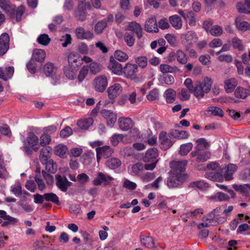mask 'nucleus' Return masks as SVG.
Returning a JSON list of instances; mask_svg holds the SVG:
<instances>
[{"label": "nucleus", "mask_w": 250, "mask_h": 250, "mask_svg": "<svg viewBox=\"0 0 250 250\" xmlns=\"http://www.w3.org/2000/svg\"><path fill=\"white\" fill-rule=\"evenodd\" d=\"M182 44L185 46L186 50H188L193 44L197 42L198 37L196 33L190 30L181 36Z\"/></svg>", "instance_id": "obj_3"}, {"label": "nucleus", "mask_w": 250, "mask_h": 250, "mask_svg": "<svg viewBox=\"0 0 250 250\" xmlns=\"http://www.w3.org/2000/svg\"><path fill=\"white\" fill-rule=\"evenodd\" d=\"M176 56L177 61L181 64H186L188 62V57L182 50H177L176 53Z\"/></svg>", "instance_id": "obj_47"}, {"label": "nucleus", "mask_w": 250, "mask_h": 250, "mask_svg": "<svg viewBox=\"0 0 250 250\" xmlns=\"http://www.w3.org/2000/svg\"><path fill=\"white\" fill-rule=\"evenodd\" d=\"M188 162L186 160L181 161H172L170 163L171 172L173 175L184 174L182 173L186 169Z\"/></svg>", "instance_id": "obj_5"}, {"label": "nucleus", "mask_w": 250, "mask_h": 250, "mask_svg": "<svg viewBox=\"0 0 250 250\" xmlns=\"http://www.w3.org/2000/svg\"><path fill=\"white\" fill-rule=\"evenodd\" d=\"M235 23L237 29L241 31L245 32L250 29V24L246 21H243L240 18H236Z\"/></svg>", "instance_id": "obj_29"}, {"label": "nucleus", "mask_w": 250, "mask_h": 250, "mask_svg": "<svg viewBox=\"0 0 250 250\" xmlns=\"http://www.w3.org/2000/svg\"><path fill=\"white\" fill-rule=\"evenodd\" d=\"M0 7L10 17L14 16L15 6L10 0H0Z\"/></svg>", "instance_id": "obj_15"}, {"label": "nucleus", "mask_w": 250, "mask_h": 250, "mask_svg": "<svg viewBox=\"0 0 250 250\" xmlns=\"http://www.w3.org/2000/svg\"><path fill=\"white\" fill-rule=\"evenodd\" d=\"M233 188L236 191H240L242 193H247L249 192V190H250V184H246L244 185H233Z\"/></svg>", "instance_id": "obj_61"}, {"label": "nucleus", "mask_w": 250, "mask_h": 250, "mask_svg": "<svg viewBox=\"0 0 250 250\" xmlns=\"http://www.w3.org/2000/svg\"><path fill=\"white\" fill-rule=\"evenodd\" d=\"M186 178V175H173L167 180V185L169 188L178 187Z\"/></svg>", "instance_id": "obj_8"}, {"label": "nucleus", "mask_w": 250, "mask_h": 250, "mask_svg": "<svg viewBox=\"0 0 250 250\" xmlns=\"http://www.w3.org/2000/svg\"><path fill=\"white\" fill-rule=\"evenodd\" d=\"M97 153V159L99 162L101 158H108L111 156L113 153V150L108 146H104L102 147H98L96 149Z\"/></svg>", "instance_id": "obj_10"}, {"label": "nucleus", "mask_w": 250, "mask_h": 250, "mask_svg": "<svg viewBox=\"0 0 250 250\" xmlns=\"http://www.w3.org/2000/svg\"><path fill=\"white\" fill-rule=\"evenodd\" d=\"M169 21L172 26L175 29L178 30L182 27V21L177 15H174L169 17Z\"/></svg>", "instance_id": "obj_32"}, {"label": "nucleus", "mask_w": 250, "mask_h": 250, "mask_svg": "<svg viewBox=\"0 0 250 250\" xmlns=\"http://www.w3.org/2000/svg\"><path fill=\"white\" fill-rule=\"evenodd\" d=\"M237 169L235 164H229L221 169V173L226 181H230L233 179V174Z\"/></svg>", "instance_id": "obj_7"}, {"label": "nucleus", "mask_w": 250, "mask_h": 250, "mask_svg": "<svg viewBox=\"0 0 250 250\" xmlns=\"http://www.w3.org/2000/svg\"><path fill=\"white\" fill-rule=\"evenodd\" d=\"M114 56V58L122 62H125L128 59V56L126 53L119 50L115 52Z\"/></svg>", "instance_id": "obj_49"}, {"label": "nucleus", "mask_w": 250, "mask_h": 250, "mask_svg": "<svg viewBox=\"0 0 250 250\" xmlns=\"http://www.w3.org/2000/svg\"><path fill=\"white\" fill-rule=\"evenodd\" d=\"M216 221H215L214 219L211 217L207 218L205 222L198 225V228L199 229H201L203 228H208L212 225H214Z\"/></svg>", "instance_id": "obj_59"}, {"label": "nucleus", "mask_w": 250, "mask_h": 250, "mask_svg": "<svg viewBox=\"0 0 250 250\" xmlns=\"http://www.w3.org/2000/svg\"><path fill=\"white\" fill-rule=\"evenodd\" d=\"M42 164L45 165V169L47 171L52 173H55L57 171V165L53 160L49 159L46 161V163Z\"/></svg>", "instance_id": "obj_44"}, {"label": "nucleus", "mask_w": 250, "mask_h": 250, "mask_svg": "<svg viewBox=\"0 0 250 250\" xmlns=\"http://www.w3.org/2000/svg\"><path fill=\"white\" fill-rule=\"evenodd\" d=\"M160 71L163 74L167 73H175L178 71L176 66H172L167 64H161L159 66Z\"/></svg>", "instance_id": "obj_42"}, {"label": "nucleus", "mask_w": 250, "mask_h": 250, "mask_svg": "<svg viewBox=\"0 0 250 250\" xmlns=\"http://www.w3.org/2000/svg\"><path fill=\"white\" fill-rule=\"evenodd\" d=\"M212 84V80L208 77H205L201 82H196L193 92L194 95L199 99L203 98L210 91Z\"/></svg>", "instance_id": "obj_1"}, {"label": "nucleus", "mask_w": 250, "mask_h": 250, "mask_svg": "<svg viewBox=\"0 0 250 250\" xmlns=\"http://www.w3.org/2000/svg\"><path fill=\"white\" fill-rule=\"evenodd\" d=\"M234 95L236 98L246 99L250 96V89L242 86H238L234 92Z\"/></svg>", "instance_id": "obj_24"}, {"label": "nucleus", "mask_w": 250, "mask_h": 250, "mask_svg": "<svg viewBox=\"0 0 250 250\" xmlns=\"http://www.w3.org/2000/svg\"><path fill=\"white\" fill-rule=\"evenodd\" d=\"M158 156V150L156 148H151L147 150L145 156L143 157V161L145 162H154L157 161V158Z\"/></svg>", "instance_id": "obj_20"}, {"label": "nucleus", "mask_w": 250, "mask_h": 250, "mask_svg": "<svg viewBox=\"0 0 250 250\" xmlns=\"http://www.w3.org/2000/svg\"><path fill=\"white\" fill-rule=\"evenodd\" d=\"M120 128L124 131H127L133 126V123L129 118L121 117L118 120Z\"/></svg>", "instance_id": "obj_22"}, {"label": "nucleus", "mask_w": 250, "mask_h": 250, "mask_svg": "<svg viewBox=\"0 0 250 250\" xmlns=\"http://www.w3.org/2000/svg\"><path fill=\"white\" fill-rule=\"evenodd\" d=\"M238 83L235 78L228 79L224 81V88L227 93H232Z\"/></svg>", "instance_id": "obj_19"}, {"label": "nucleus", "mask_w": 250, "mask_h": 250, "mask_svg": "<svg viewBox=\"0 0 250 250\" xmlns=\"http://www.w3.org/2000/svg\"><path fill=\"white\" fill-rule=\"evenodd\" d=\"M108 68L114 74L117 75L123 74V67L121 63L117 62L113 57H110Z\"/></svg>", "instance_id": "obj_14"}, {"label": "nucleus", "mask_w": 250, "mask_h": 250, "mask_svg": "<svg viewBox=\"0 0 250 250\" xmlns=\"http://www.w3.org/2000/svg\"><path fill=\"white\" fill-rule=\"evenodd\" d=\"M206 178L214 182H222L223 181V177L222 173L214 171L207 172L205 174Z\"/></svg>", "instance_id": "obj_36"}, {"label": "nucleus", "mask_w": 250, "mask_h": 250, "mask_svg": "<svg viewBox=\"0 0 250 250\" xmlns=\"http://www.w3.org/2000/svg\"><path fill=\"white\" fill-rule=\"evenodd\" d=\"M56 180V185L58 188L62 191H67L69 187L70 186L71 183L64 176L57 174L55 175Z\"/></svg>", "instance_id": "obj_12"}, {"label": "nucleus", "mask_w": 250, "mask_h": 250, "mask_svg": "<svg viewBox=\"0 0 250 250\" xmlns=\"http://www.w3.org/2000/svg\"><path fill=\"white\" fill-rule=\"evenodd\" d=\"M77 37L80 39H91L93 37V34L89 31H85L82 27L77 28L75 30Z\"/></svg>", "instance_id": "obj_26"}, {"label": "nucleus", "mask_w": 250, "mask_h": 250, "mask_svg": "<svg viewBox=\"0 0 250 250\" xmlns=\"http://www.w3.org/2000/svg\"><path fill=\"white\" fill-rule=\"evenodd\" d=\"M51 153L52 148L50 146H47L42 148L40 150L39 156L41 163H46V161L49 160Z\"/></svg>", "instance_id": "obj_25"}, {"label": "nucleus", "mask_w": 250, "mask_h": 250, "mask_svg": "<svg viewBox=\"0 0 250 250\" xmlns=\"http://www.w3.org/2000/svg\"><path fill=\"white\" fill-rule=\"evenodd\" d=\"M39 148L40 145L38 137L33 133L29 132L23 142V150L27 155H31L33 153V150L37 151Z\"/></svg>", "instance_id": "obj_2"}, {"label": "nucleus", "mask_w": 250, "mask_h": 250, "mask_svg": "<svg viewBox=\"0 0 250 250\" xmlns=\"http://www.w3.org/2000/svg\"><path fill=\"white\" fill-rule=\"evenodd\" d=\"M137 71V65L130 63H127L123 69V74L127 78H134Z\"/></svg>", "instance_id": "obj_11"}, {"label": "nucleus", "mask_w": 250, "mask_h": 250, "mask_svg": "<svg viewBox=\"0 0 250 250\" xmlns=\"http://www.w3.org/2000/svg\"><path fill=\"white\" fill-rule=\"evenodd\" d=\"M50 38L48 35L43 34L41 35L37 39L38 43L44 46L48 45L50 42Z\"/></svg>", "instance_id": "obj_57"}, {"label": "nucleus", "mask_w": 250, "mask_h": 250, "mask_svg": "<svg viewBox=\"0 0 250 250\" xmlns=\"http://www.w3.org/2000/svg\"><path fill=\"white\" fill-rule=\"evenodd\" d=\"M209 32L213 36H219L222 34L223 29L221 26L216 25L211 27Z\"/></svg>", "instance_id": "obj_62"}, {"label": "nucleus", "mask_w": 250, "mask_h": 250, "mask_svg": "<svg viewBox=\"0 0 250 250\" xmlns=\"http://www.w3.org/2000/svg\"><path fill=\"white\" fill-rule=\"evenodd\" d=\"M102 114L106 120L107 125L112 127L117 120V115L111 110L106 109L102 111Z\"/></svg>", "instance_id": "obj_16"}, {"label": "nucleus", "mask_w": 250, "mask_h": 250, "mask_svg": "<svg viewBox=\"0 0 250 250\" xmlns=\"http://www.w3.org/2000/svg\"><path fill=\"white\" fill-rule=\"evenodd\" d=\"M93 124L92 118H88L83 120H80L77 122V125L82 129H87Z\"/></svg>", "instance_id": "obj_40"}, {"label": "nucleus", "mask_w": 250, "mask_h": 250, "mask_svg": "<svg viewBox=\"0 0 250 250\" xmlns=\"http://www.w3.org/2000/svg\"><path fill=\"white\" fill-rule=\"evenodd\" d=\"M127 29L135 33L138 38H141L142 37V29L140 25L136 22L129 23Z\"/></svg>", "instance_id": "obj_33"}, {"label": "nucleus", "mask_w": 250, "mask_h": 250, "mask_svg": "<svg viewBox=\"0 0 250 250\" xmlns=\"http://www.w3.org/2000/svg\"><path fill=\"white\" fill-rule=\"evenodd\" d=\"M232 47L239 51H242L244 50V46L242 43V41L236 37H233L231 40V42Z\"/></svg>", "instance_id": "obj_46"}, {"label": "nucleus", "mask_w": 250, "mask_h": 250, "mask_svg": "<svg viewBox=\"0 0 250 250\" xmlns=\"http://www.w3.org/2000/svg\"><path fill=\"white\" fill-rule=\"evenodd\" d=\"M91 5L89 3L86 2L85 0H78V12L76 13L77 16L79 19L83 21L85 18L84 11L86 9H90Z\"/></svg>", "instance_id": "obj_13"}, {"label": "nucleus", "mask_w": 250, "mask_h": 250, "mask_svg": "<svg viewBox=\"0 0 250 250\" xmlns=\"http://www.w3.org/2000/svg\"><path fill=\"white\" fill-rule=\"evenodd\" d=\"M68 65L75 66L77 68L81 65L82 63V58L78 53H71L68 56Z\"/></svg>", "instance_id": "obj_18"}, {"label": "nucleus", "mask_w": 250, "mask_h": 250, "mask_svg": "<svg viewBox=\"0 0 250 250\" xmlns=\"http://www.w3.org/2000/svg\"><path fill=\"white\" fill-rule=\"evenodd\" d=\"M78 68L74 66L68 65L64 67V73L66 77L70 80H74Z\"/></svg>", "instance_id": "obj_34"}, {"label": "nucleus", "mask_w": 250, "mask_h": 250, "mask_svg": "<svg viewBox=\"0 0 250 250\" xmlns=\"http://www.w3.org/2000/svg\"><path fill=\"white\" fill-rule=\"evenodd\" d=\"M90 71L92 74H96L102 70V66L97 62H92L88 65Z\"/></svg>", "instance_id": "obj_51"}, {"label": "nucleus", "mask_w": 250, "mask_h": 250, "mask_svg": "<svg viewBox=\"0 0 250 250\" xmlns=\"http://www.w3.org/2000/svg\"><path fill=\"white\" fill-rule=\"evenodd\" d=\"M124 39L126 44L128 46H132L135 42V38L133 33H125Z\"/></svg>", "instance_id": "obj_60"}, {"label": "nucleus", "mask_w": 250, "mask_h": 250, "mask_svg": "<svg viewBox=\"0 0 250 250\" xmlns=\"http://www.w3.org/2000/svg\"><path fill=\"white\" fill-rule=\"evenodd\" d=\"M247 6L248 9H250V0H245V3L239 2L237 4V9L239 13L250 14V11L246 8L245 6Z\"/></svg>", "instance_id": "obj_41"}, {"label": "nucleus", "mask_w": 250, "mask_h": 250, "mask_svg": "<svg viewBox=\"0 0 250 250\" xmlns=\"http://www.w3.org/2000/svg\"><path fill=\"white\" fill-rule=\"evenodd\" d=\"M14 68L13 66H9L6 67L5 70L0 67V78L4 81H7L10 79L13 75Z\"/></svg>", "instance_id": "obj_28"}, {"label": "nucleus", "mask_w": 250, "mask_h": 250, "mask_svg": "<svg viewBox=\"0 0 250 250\" xmlns=\"http://www.w3.org/2000/svg\"><path fill=\"white\" fill-rule=\"evenodd\" d=\"M114 178L105 173L103 172H98L97 176L93 181L94 185L98 186L103 184L104 186L110 185Z\"/></svg>", "instance_id": "obj_6"}, {"label": "nucleus", "mask_w": 250, "mask_h": 250, "mask_svg": "<svg viewBox=\"0 0 250 250\" xmlns=\"http://www.w3.org/2000/svg\"><path fill=\"white\" fill-rule=\"evenodd\" d=\"M25 12V7L23 5H21L19 6L14 11V15L11 18H14L15 17L16 20L17 21H21V16Z\"/></svg>", "instance_id": "obj_50"}, {"label": "nucleus", "mask_w": 250, "mask_h": 250, "mask_svg": "<svg viewBox=\"0 0 250 250\" xmlns=\"http://www.w3.org/2000/svg\"><path fill=\"white\" fill-rule=\"evenodd\" d=\"M192 188H197L200 190H205L208 188V185L203 181H197L190 184Z\"/></svg>", "instance_id": "obj_52"}, {"label": "nucleus", "mask_w": 250, "mask_h": 250, "mask_svg": "<svg viewBox=\"0 0 250 250\" xmlns=\"http://www.w3.org/2000/svg\"><path fill=\"white\" fill-rule=\"evenodd\" d=\"M176 92L171 88L167 89L164 94V96L166 98V101L168 103H173L176 99Z\"/></svg>", "instance_id": "obj_37"}, {"label": "nucleus", "mask_w": 250, "mask_h": 250, "mask_svg": "<svg viewBox=\"0 0 250 250\" xmlns=\"http://www.w3.org/2000/svg\"><path fill=\"white\" fill-rule=\"evenodd\" d=\"M67 150L68 148L66 146L59 144L55 147V153L57 155L62 157L66 153Z\"/></svg>", "instance_id": "obj_55"}, {"label": "nucleus", "mask_w": 250, "mask_h": 250, "mask_svg": "<svg viewBox=\"0 0 250 250\" xmlns=\"http://www.w3.org/2000/svg\"><path fill=\"white\" fill-rule=\"evenodd\" d=\"M169 135L170 137L178 139H184L188 138L189 134L186 131H180L177 129H172L170 131Z\"/></svg>", "instance_id": "obj_31"}, {"label": "nucleus", "mask_w": 250, "mask_h": 250, "mask_svg": "<svg viewBox=\"0 0 250 250\" xmlns=\"http://www.w3.org/2000/svg\"><path fill=\"white\" fill-rule=\"evenodd\" d=\"M108 85L107 77L104 75L96 76L92 82V86L94 90L98 92H103Z\"/></svg>", "instance_id": "obj_4"}, {"label": "nucleus", "mask_w": 250, "mask_h": 250, "mask_svg": "<svg viewBox=\"0 0 250 250\" xmlns=\"http://www.w3.org/2000/svg\"><path fill=\"white\" fill-rule=\"evenodd\" d=\"M193 145L191 143L182 145L180 147L179 153L182 155H186L192 149Z\"/></svg>", "instance_id": "obj_54"}, {"label": "nucleus", "mask_w": 250, "mask_h": 250, "mask_svg": "<svg viewBox=\"0 0 250 250\" xmlns=\"http://www.w3.org/2000/svg\"><path fill=\"white\" fill-rule=\"evenodd\" d=\"M106 166L111 169L119 167L121 165V161L117 158H111L106 162Z\"/></svg>", "instance_id": "obj_39"}, {"label": "nucleus", "mask_w": 250, "mask_h": 250, "mask_svg": "<svg viewBox=\"0 0 250 250\" xmlns=\"http://www.w3.org/2000/svg\"><path fill=\"white\" fill-rule=\"evenodd\" d=\"M145 29L148 32L156 33L158 31L159 29L155 18L152 17L146 21L145 24Z\"/></svg>", "instance_id": "obj_23"}, {"label": "nucleus", "mask_w": 250, "mask_h": 250, "mask_svg": "<svg viewBox=\"0 0 250 250\" xmlns=\"http://www.w3.org/2000/svg\"><path fill=\"white\" fill-rule=\"evenodd\" d=\"M141 242L142 245L149 248H156L153 238L149 236L142 235L141 236Z\"/></svg>", "instance_id": "obj_27"}, {"label": "nucleus", "mask_w": 250, "mask_h": 250, "mask_svg": "<svg viewBox=\"0 0 250 250\" xmlns=\"http://www.w3.org/2000/svg\"><path fill=\"white\" fill-rule=\"evenodd\" d=\"M88 70L89 67L88 65H84L81 68L78 77V80L79 82L81 83L85 78L88 74Z\"/></svg>", "instance_id": "obj_56"}, {"label": "nucleus", "mask_w": 250, "mask_h": 250, "mask_svg": "<svg viewBox=\"0 0 250 250\" xmlns=\"http://www.w3.org/2000/svg\"><path fill=\"white\" fill-rule=\"evenodd\" d=\"M144 169V165L141 163H137L133 165L130 169V173L132 175H139Z\"/></svg>", "instance_id": "obj_45"}, {"label": "nucleus", "mask_w": 250, "mask_h": 250, "mask_svg": "<svg viewBox=\"0 0 250 250\" xmlns=\"http://www.w3.org/2000/svg\"><path fill=\"white\" fill-rule=\"evenodd\" d=\"M10 190L16 196H19L21 193V186L19 182H16L11 186Z\"/></svg>", "instance_id": "obj_53"}, {"label": "nucleus", "mask_w": 250, "mask_h": 250, "mask_svg": "<svg viewBox=\"0 0 250 250\" xmlns=\"http://www.w3.org/2000/svg\"><path fill=\"white\" fill-rule=\"evenodd\" d=\"M211 199L214 200L215 201H228L230 197L227 194L222 192H218L214 195L210 197Z\"/></svg>", "instance_id": "obj_43"}, {"label": "nucleus", "mask_w": 250, "mask_h": 250, "mask_svg": "<svg viewBox=\"0 0 250 250\" xmlns=\"http://www.w3.org/2000/svg\"><path fill=\"white\" fill-rule=\"evenodd\" d=\"M9 37L7 33H3L0 37V55H3L9 48Z\"/></svg>", "instance_id": "obj_17"}, {"label": "nucleus", "mask_w": 250, "mask_h": 250, "mask_svg": "<svg viewBox=\"0 0 250 250\" xmlns=\"http://www.w3.org/2000/svg\"><path fill=\"white\" fill-rule=\"evenodd\" d=\"M44 198L45 201L52 202L57 205L60 204L59 199L57 195L54 193H47L44 194Z\"/></svg>", "instance_id": "obj_48"}, {"label": "nucleus", "mask_w": 250, "mask_h": 250, "mask_svg": "<svg viewBox=\"0 0 250 250\" xmlns=\"http://www.w3.org/2000/svg\"><path fill=\"white\" fill-rule=\"evenodd\" d=\"M207 112L208 114L220 117H223L224 116L223 111L220 107L217 106H209L207 110Z\"/></svg>", "instance_id": "obj_38"}, {"label": "nucleus", "mask_w": 250, "mask_h": 250, "mask_svg": "<svg viewBox=\"0 0 250 250\" xmlns=\"http://www.w3.org/2000/svg\"><path fill=\"white\" fill-rule=\"evenodd\" d=\"M51 142V137L47 133L42 134L40 137V142L39 143L40 146H44L50 144Z\"/></svg>", "instance_id": "obj_58"}, {"label": "nucleus", "mask_w": 250, "mask_h": 250, "mask_svg": "<svg viewBox=\"0 0 250 250\" xmlns=\"http://www.w3.org/2000/svg\"><path fill=\"white\" fill-rule=\"evenodd\" d=\"M159 139L161 142L162 147L164 149H167L170 147L173 143L167 138V134L165 131H161L159 135Z\"/></svg>", "instance_id": "obj_21"}, {"label": "nucleus", "mask_w": 250, "mask_h": 250, "mask_svg": "<svg viewBox=\"0 0 250 250\" xmlns=\"http://www.w3.org/2000/svg\"><path fill=\"white\" fill-rule=\"evenodd\" d=\"M136 63L141 68H145L147 64V59L145 56H140L135 59Z\"/></svg>", "instance_id": "obj_63"}, {"label": "nucleus", "mask_w": 250, "mask_h": 250, "mask_svg": "<svg viewBox=\"0 0 250 250\" xmlns=\"http://www.w3.org/2000/svg\"><path fill=\"white\" fill-rule=\"evenodd\" d=\"M125 136L122 134H117L113 135L110 139V141L112 145L116 146L119 143L122 141Z\"/></svg>", "instance_id": "obj_64"}, {"label": "nucleus", "mask_w": 250, "mask_h": 250, "mask_svg": "<svg viewBox=\"0 0 250 250\" xmlns=\"http://www.w3.org/2000/svg\"><path fill=\"white\" fill-rule=\"evenodd\" d=\"M45 74L48 77H52L57 73V68L54 66V64L48 62H47L43 67Z\"/></svg>", "instance_id": "obj_30"}, {"label": "nucleus", "mask_w": 250, "mask_h": 250, "mask_svg": "<svg viewBox=\"0 0 250 250\" xmlns=\"http://www.w3.org/2000/svg\"><path fill=\"white\" fill-rule=\"evenodd\" d=\"M123 88L121 84L118 83L110 86L107 90L108 98L113 102L122 92Z\"/></svg>", "instance_id": "obj_9"}, {"label": "nucleus", "mask_w": 250, "mask_h": 250, "mask_svg": "<svg viewBox=\"0 0 250 250\" xmlns=\"http://www.w3.org/2000/svg\"><path fill=\"white\" fill-rule=\"evenodd\" d=\"M46 56L44 50L42 49H35L33 51L32 59L39 62H42L44 61Z\"/></svg>", "instance_id": "obj_35"}]
</instances>
